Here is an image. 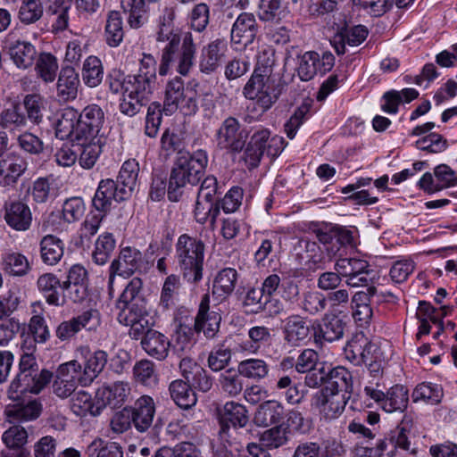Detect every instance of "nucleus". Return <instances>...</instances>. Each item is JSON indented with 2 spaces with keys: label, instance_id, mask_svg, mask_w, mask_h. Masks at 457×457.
<instances>
[{
  "label": "nucleus",
  "instance_id": "nucleus-14",
  "mask_svg": "<svg viewBox=\"0 0 457 457\" xmlns=\"http://www.w3.org/2000/svg\"><path fill=\"white\" fill-rule=\"evenodd\" d=\"M28 168L26 159L12 152L0 160V187L8 188L16 185Z\"/></svg>",
  "mask_w": 457,
  "mask_h": 457
},
{
  "label": "nucleus",
  "instance_id": "nucleus-37",
  "mask_svg": "<svg viewBox=\"0 0 457 457\" xmlns=\"http://www.w3.org/2000/svg\"><path fill=\"white\" fill-rule=\"evenodd\" d=\"M40 257L47 265L57 264L64 253V243L54 235H46L40 241Z\"/></svg>",
  "mask_w": 457,
  "mask_h": 457
},
{
  "label": "nucleus",
  "instance_id": "nucleus-16",
  "mask_svg": "<svg viewBox=\"0 0 457 457\" xmlns=\"http://www.w3.org/2000/svg\"><path fill=\"white\" fill-rule=\"evenodd\" d=\"M104 112L97 104H89L79 113V132L82 138H96L104 123Z\"/></svg>",
  "mask_w": 457,
  "mask_h": 457
},
{
  "label": "nucleus",
  "instance_id": "nucleus-46",
  "mask_svg": "<svg viewBox=\"0 0 457 457\" xmlns=\"http://www.w3.org/2000/svg\"><path fill=\"white\" fill-rule=\"evenodd\" d=\"M81 143L73 145L79 154V162L84 169H91L96 162L101 152L102 145L100 140L96 138H89L87 140H81Z\"/></svg>",
  "mask_w": 457,
  "mask_h": 457
},
{
  "label": "nucleus",
  "instance_id": "nucleus-10",
  "mask_svg": "<svg viewBox=\"0 0 457 457\" xmlns=\"http://www.w3.org/2000/svg\"><path fill=\"white\" fill-rule=\"evenodd\" d=\"M351 395L321 389L314 395L315 406L320 410L325 420H331L339 417Z\"/></svg>",
  "mask_w": 457,
  "mask_h": 457
},
{
  "label": "nucleus",
  "instance_id": "nucleus-54",
  "mask_svg": "<svg viewBox=\"0 0 457 457\" xmlns=\"http://www.w3.org/2000/svg\"><path fill=\"white\" fill-rule=\"evenodd\" d=\"M319 54L313 51L305 52L298 56L296 71L302 81L311 80L319 72Z\"/></svg>",
  "mask_w": 457,
  "mask_h": 457
},
{
  "label": "nucleus",
  "instance_id": "nucleus-13",
  "mask_svg": "<svg viewBox=\"0 0 457 457\" xmlns=\"http://www.w3.org/2000/svg\"><path fill=\"white\" fill-rule=\"evenodd\" d=\"M221 317L216 312H210V295L202 296L195 319V332H203L206 338L213 339L220 330Z\"/></svg>",
  "mask_w": 457,
  "mask_h": 457
},
{
  "label": "nucleus",
  "instance_id": "nucleus-26",
  "mask_svg": "<svg viewBox=\"0 0 457 457\" xmlns=\"http://www.w3.org/2000/svg\"><path fill=\"white\" fill-rule=\"evenodd\" d=\"M79 112L72 107L62 110L61 117L58 119L55 126V135L58 138L63 140L71 138L72 140H83L82 135L79 132Z\"/></svg>",
  "mask_w": 457,
  "mask_h": 457
},
{
  "label": "nucleus",
  "instance_id": "nucleus-24",
  "mask_svg": "<svg viewBox=\"0 0 457 457\" xmlns=\"http://www.w3.org/2000/svg\"><path fill=\"white\" fill-rule=\"evenodd\" d=\"M270 136V131L268 129H261L252 135L244 154L245 162L250 169L259 165L262 157L267 151Z\"/></svg>",
  "mask_w": 457,
  "mask_h": 457
},
{
  "label": "nucleus",
  "instance_id": "nucleus-9",
  "mask_svg": "<svg viewBox=\"0 0 457 457\" xmlns=\"http://www.w3.org/2000/svg\"><path fill=\"white\" fill-rule=\"evenodd\" d=\"M99 325V312L96 310H88L77 317L60 323L55 334L60 340L66 341L73 337L82 328L92 331L96 329Z\"/></svg>",
  "mask_w": 457,
  "mask_h": 457
},
{
  "label": "nucleus",
  "instance_id": "nucleus-63",
  "mask_svg": "<svg viewBox=\"0 0 457 457\" xmlns=\"http://www.w3.org/2000/svg\"><path fill=\"white\" fill-rule=\"evenodd\" d=\"M335 270L343 277H351L354 274L370 270L368 262L357 258H342L336 262Z\"/></svg>",
  "mask_w": 457,
  "mask_h": 457
},
{
  "label": "nucleus",
  "instance_id": "nucleus-60",
  "mask_svg": "<svg viewBox=\"0 0 457 457\" xmlns=\"http://www.w3.org/2000/svg\"><path fill=\"white\" fill-rule=\"evenodd\" d=\"M115 248V239L112 233L100 235L96 242L93 260L96 264L103 265L107 262L111 253Z\"/></svg>",
  "mask_w": 457,
  "mask_h": 457
},
{
  "label": "nucleus",
  "instance_id": "nucleus-19",
  "mask_svg": "<svg viewBox=\"0 0 457 457\" xmlns=\"http://www.w3.org/2000/svg\"><path fill=\"white\" fill-rule=\"evenodd\" d=\"M129 411L137 431L144 433L151 428L155 414V404L151 396L139 397L132 407H129Z\"/></svg>",
  "mask_w": 457,
  "mask_h": 457
},
{
  "label": "nucleus",
  "instance_id": "nucleus-31",
  "mask_svg": "<svg viewBox=\"0 0 457 457\" xmlns=\"http://www.w3.org/2000/svg\"><path fill=\"white\" fill-rule=\"evenodd\" d=\"M59 278L53 273H45L39 276L37 281L38 290L43 294L46 302L54 306H63L66 296L61 295L58 287L62 288Z\"/></svg>",
  "mask_w": 457,
  "mask_h": 457
},
{
  "label": "nucleus",
  "instance_id": "nucleus-35",
  "mask_svg": "<svg viewBox=\"0 0 457 457\" xmlns=\"http://www.w3.org/2000/svg\"><path fill=\"white\" fill-rule=\"evenodd\" d=\"M149 0H121V7L128 13V23L132 29L142 27L148 21Z\"/></svg>",
  "mask_w": 457,
  "mask_h": 457
},
{
  "label": "nucleus",
  "instance_id": "nucleus-57",
  "mask_svg": "<svg viewBox=\"0 0 457 457\" xmlns=\"http://www.w3.org/2000/svg\"><path fill=\"white\" fill-rule=\"evenodd\" d=\"M59 193V189L54 179L39 178L32 188V197L37 203H46L54 199Z\"/></svg>",
  "mask_w": 457,
  "mask_h": 457
},
{
  "label": "nucleus",
  "instance_id": "nucleus-27",
  "mask_svg": "<svg viewBox=\"0 0 457 457\" xmlns=\"http://www.w3.org/2000/svg\"><path fill=\"white\" fill-rule=\"evenodd\" d=\"M79 85V74L71 66L62 67L56 84V93L60 101H70L77 97Z\"/></svg>",
  "mask_w": 457,
  "mask_h": 457
},
{
  "label": "nucleus",
  "instance_id": "nucleus-64",
  "mask_svg": "<svg viewBox=\"0 0 457 457\" xmlns=\"http://www.w3.org/2000/svg\"><path fill=\"white\" fill-rule=\"evenodd\" d=\"M145 302H146V299L143 293V281L141 278L135 277L124 288L117 304Z\"/></svg>",
  "mask_w": 457,
  "mask_h": 457
},
{
  "label": "nucleus",
  "instance_id": "nucleus-21",
  "mask_svg": "<svg viewBox=\"0 0 457 457\" xmlns=\"http://www.w3.org/2000/svg\"><path fill=\"white\" fill-rule=\"evenodd\" d=\"M4 219L12 229L26 231L31 226L32 213L27 204L16 200L4 204Z\"/></svg>",
  "mask_w": 457,
  "mask_h": 457
},
{
  "label": "nucleus",
  "instance_id": "nucleus-11",
  "mask_svg": "<svg viewBox=\"0 0 457 457\" xmlns=\"http://www.w3.org/2000/svg\"><path fill=\"white\" fill-rule=\"evenodd\" d=\"M129 197L113 179H102L92 199V205L97 212L107 214L112 209V201L121 202Z\"/></svg>",
  "mask_w": 457,
  "mask_h": 457
},
{
  "label": "nucleus",
  "instance_id": "nucleus-47",
  "mask_svg": "<svg viewBox=\"0 0 457 457\" xmlns=\"http://www.w3.org/2000/svg\"><path fill=\"white\" fill-rule=\"evenodd\" d=\"M117 308L120 309L117 320L124 326L148 320L146 302L117 304Z\"/></svg>",
  "mask_w": 457,
  "mask_h": 457
},
{
  "label": "nucleus",
  "instance_id": "nucleus-62",
  "mask_svg": "<svg viewBox=\"0 0 457 457\" xmlns=\"http://www.w3.org/2000/svg\"><path fill=\"white\" fill-rule=\"evenodd\" d=\"M442 397V388L432 383H421L415 387L412 393L414 402L424 401L431 404L439 403Z\"/></svg>",
  "mask_w": 457,
  "mask_h": 457
},
{
  "label": "nucleus",
  "instance_id": "nucleus-49",
  "mask_svg": "<svg viewBox=\"0 0 457 457\" xmlns=\"http://www.w3.org/2000/svg\"><path fill=\"white\" fill-rule=\"evenodd\" d=\"M323 389L351 395L353 391V376L351 372L342 366L333 368L328 385Z\"/></svg>",
  "mask_w": 457,
  "mask_h": 457
},
{
  "label": "nucleus",
  "instance_id": "nucleus-34",
  "mask_svg": "<svg viewBox=\"0 0 457 457\" xmlns=\"http://www.w3.org/2000/svg\"><path fill=\"white\" fill-rule=\"evenodd\" d=\"M8 52L13 63L20 69L30 67L37 55L35 46L27 41L17 40L8 46Z\"/></svg>",
  "mask_w": 457,
  "mask_h": 457
},
{
  "label": "nucleus",
  "instance_id": "nucleus-20",
  "mask_svg": "<svg viewBox=\"0 0 457 457\" xmlns=\"http://www.w3.org/2000/svg\"><path fill=\"white\" fill-rule=\"evenodd\" d=\"M4 412L11 423L32 421L40 416L42 404L37 399L27 397L7 405Z\"/></svg>",
  "mask_w": 457,
  "mask_h": 457
},
{
  "label": "nucleus",
  "instance_id": "nucleus-3",
  "mask_svg": "<svg viewBox=\"0 0 457 457\" xmlns=\"http://www.w3.org/2000/svg\"><path fill=\"white\" fill-rule=\"evenodd\" d=\"M249 422L246 408L238 403L228 402L220 411L219 437L232 446L236 440H246L249 429L245 428Z\"/></svg>",
  "mask_w": 457,
  "mask_h": 457
},
{
  "label": "nucleus",
  "instance_id": "nucleus-30",
  "mask_svg": "<svg viewBox=\"0 0 457 457\" xmlns=\"http://www.w3.org/2000/svg\"><path fill=\"white\" fill-rule=\"evenodd\" d=\"M309 334L310 328L303 317L291 315L285 320L283 336L287 344L297 346L309 337Z\"/></svg>",
  "mask_w": 457,
  "mask_h": 457
},
{
  "label": "nucleus",
  "instance_id": "nucleus-38",
  "mask_svg": "<svg viewBox=\"0 0 457 457\" xmlns=\"http://www.w3.org/2000/svg\"><path fill=\"white\" fill-rule=\"evenodd\" d=\"M239 375L259 382L269 376L270 365L261 358H249L241 361L237 365Z\"/></svg>",
  "mask_w": 457,
  "mask_h": 457
},
{
  "label": "nucleus",
  "instance_id": "nucleus-33",
  "mask_svg": "<svg viewBox=\"0 0 457 457\" xmlns=\"http://www.w3.org/2000/svg\"><path fill=\"white\" fill-rule=\"evenodd\" d=\"M28 125V119L19 103H12L0 112V126L9 131H21Z\"/></svg>",
  "mask_w": 457,
  "mask_h": 457
},
{
  "label": "nucleus",
  "instance_id": "nucleus-51",
  "mask_svg": "<svg viewBox=\"0 0 457 457\" xmlns=\"http://www.w3.org/2000/svg\"><path fill=\"white\" fill-rule=\"evenodd\" d=\"M301 310L309 315L315 316L327 308L326 295L317 290L303 292L300 302Z\"/></svg>",
  "mask_w": 457,
  "mask_h": 457
},
{
  "label": "nucleus",
  "instance_id": "nucleus-15",
  "mask_svg": "<svg viewBox=\"0 0 457 457\" xmlns=\"http://www.w3.org/2000/svg\"><path fill=\"white\" fill-rule=\"evenodd\" d=\"M52 378L53 373L49 370H44L41 377L36 382H30L29 379L25 380L17 375L8 387V398L15 403L29 397V393L39 394L50 383Z\"/></svg>",
  "mask_w": 457,
  "mask_h": 457
},
{
  "label": "nucleus",
  "instance_id": "nucleus-55",
  "mask_svg": "<svg viewBox=\"0 0 457 457\" xmlns=\"http://www.w3.org/2000/svg\"><path fill=\"white\" fill-rule=\"evenodd\" d=\"M219 214L220 203L196 199L194 210V218L197 223L204 225L209 220L211 227L214 228Z\"/></svg>",
  "mask_w": 457,
  "mask_h": 457
},
{
  "label": "nucleus",
  "instance_id": "nucleus-18",
  "mask_svg": "<svg viewBox=\"0 0 457 457\" xmlns=\"http://www.w3.org/2000/svg\"><path fill=\"white\" fill-rule=\"evenodd\" d=\"M179 370L186 382L195 389L208 392L212 386V379L199 363L191 358H182Z\"/></svg>",
  "mask_w": 457,
  "mask_h": 457
},
{
  "label": "nucleus",
  "instance_id": "nucleus-23",
  "mask_svg": "<svg viewBox=\"0 0 457 457\" xmlns=\"http://www.w3.org/2000/svg\"><path fill=\"white\" fill-rule=\"evenodd\" d=\"M285 417L286 411L283 404L276 400H268L258 406L253 421L258 427L267 428L280 425Z\"/></svg>",
  "mask_w": 457,
  "mask_h": 457
},
{
  "label": "nucleus",
  "instance_id": "nucleus-58",
  "mask_svg": "<svg viewBox=\"0 0 457 457\" xmlns=\"http://www.w3.org/2000/svg\"><path fill=\"white\" fill-rule=\"evenodd\" d=\"M35 70L43 81L53 82L58 71L57 59L51 54L42 53L37 60Z\"/></svg>",
  "mask_w": 457,
  "mask_h": 457
},
{
  "label": "nucleus",
  "instance_id": "nucleus-42",
  "mask_svg": "<svg viewBox=\"0 0 457 457\" xmlns=\"http://www.w3.org/2000/svg\"><path fill=\"white\" fill-rule=\"evenodd\" d=\"M418 96L419 92L414 88L387 91L382 96L384 104H381V109L386 113L395 114L398 112V105L402 102L410 103Z\"/></svg>",
  "mask_w": 457,
  "mask_h": 457
},
{
  "label": "nucleus",
  "instance_id": "nucleus-44",
  "mask_svg": "<svg viewBox=\"0 0 457 457\" xmlns=\"http://www.w3.org/2000/svg\"><path fill=\"white\" fill-rule=\"evenodd\" d=\"M105 41L111 47L120 46L124 37L123 21L120 12H109L104 29Z\"/></svg>",
  "mask_w": 457,
  "mask_h": 457
},
{
  "label": "nucleus",
  "instance_id": "nucleus-39",
  "mask_svg": "<svg viewBox=\"0 0 457 457\" xmlns=\"http://www.w3.org/2000/svg\"><path fill=\"white\" fill-rule=\"evenodd\" d=\"M170 394L178 406L189 409L196 403V395L193 386L182 379L172 381L169 387Z\"/></svg>",
  "mask_w": 457,
  "mask_h": 457
},
{
  "label": "nucleus",
  "instance_id": "nucleus-41",
  "mask_svg": "<svg viewBox=\"0 0 457 457\" xmlns=\"http://www.w3.org/2000/svg\"><path fill=\"white\" fill-rule=\"evenodd\" d=\"M408 403V389L402 385H395L385 395L382 409L386 412H403L406 410Z\"/></svg>",
  "mask_w": 457,
  "mask_h": 457
},
{
  "label": "nucleus",
  "instance_id": "nucleus-45",
  "mask_svg": "<svg viewBox=\"0 0 457 457\" xmlns=\"http://www.w3.org/2000/svg\"><path fill=\"white\" fill-rule=\"evenodd\" d=\"M196 47L194 43L193 35L187 31L182 37L181 51L177 56V71L186 76L193 66Z\"/></svg>",
  "mask_w": 457,
  "mask_h": 457
},
{
  "label": "nucleus",
  "instance_id": "nucleus-61",
  "mask_svg": "<svg viewBox=\"0 0 457 457\" xmlns=\"http://www.w3.org/2000/svg\"><path fill=\"white\" fill-rule=\"evenodd\" d=\"M180 286L179 277L174 274L168 276L163 283L160 306L163 310H169L175 306L176 295Z\"/></svg>",
  "mask_w": 457,
  "mask_h": 457
},
{
  "label": "nucleus",
  "instance_id": "nucleus-56",
  "mask_svg": "<svg viewBox=\"0 0 457 457\" xmlns=\"http://www.w3.org/2000/svg\"><path fill=\"white\" fill-rule=\"evenodd\" d=\"M55 376L64 381L74 384L75 386H78V385L82 386L90 385L89 383H85L82 365L77 360H72L59 365Z\"/></svg>",
  "mask_w": 457,
  "mask_h": 457
},
{
  "label": "nucleus",
  "instance_id": "nucleus-1",
  "mask_svg": "<svg viewBox=\"0 0 457 457\" xmlns=\"http://www.w3.org/2000/svg\"><path fill=\"white\" fill-rule=\"evenodd\" d=\"M208 163L205 151L197 150L193 154L180 153L170 174L167 195L169 200L178 202L187 184L195 186L204 174Z\"/></svg>",
  "mask_w": 457,
  "mask_h": 457
},
{
  "label": "nucleus",
  "instance_id": "nucleus-32",
  "mask_svg": "<svg viewBox=\"0 0 457 457\" xmlns=\"http://www.w3.org/2000/svg\"><path fill=\"white\" fill-rule=\"evenodd\" d=\"M238 273L234 268L220 270L212 283V295L220 300L227 299L235 290Z\"/></svg>",
  "mask_w": 457,
  "mask_h": 457
},
{
  "label": "nucleus",
  "instance_id": "nucleus-28",
  "mask_svg": "<svg viewBox=\"0 0 457 457\" xmlns=\"http://www.w3.org/2000/svg\"><path fill=\"white\" fill-rule=\"evenodd\" d=\"M81 354L85 358L84 366H82L84 381L91 384L104 369L108 355L103 350L91 353L88 348H81Z\"/></svg>",
  "mask_w": 457,
  "mask_h": 457
},
{
  "label": "nucleus",
  "instance_id": "nucleus-53",
  "mask_svg": "<svg viewBox=\"0 0 457 457\" xmlns=\"http://www.w3.org/2000/svg\"><path fill=\"white\" fill-rule=\"evenodd\" d=\"M44 14L42 0H22L18 11V19L24 25L38 21Z\"/></svg>",
  "mask_w": 457,
  "mask_h": 457
},
{
  "label": "nucleus",
  "instance_id": "nucleus-6",
  "mask_svg": "<svg viewBox=\"0 0 457 457\" xmlns=\"http://www.w3.org/2000/svg\"><path fill=\"white\" fill-rule=\"evenodd\" d=\"M217 147L229 153H239L244 148L247 132L239 120L232 116L227 117L215 133Z\"/></svg>",
  "mask_w": 457,
  "mask_h": 457
},
{
  "label": "nucleus",
  "instance_id": "nucleus-12",
  "mask_svg": "<svg viewBox=\"0 0 457 457\" xmlns=\"http://www.w3.org/2000/svg\"><path fill=\"white\" fill-rule=\"evenodd\" d=\"M348 429L350 432L366 440L367 445H365L363 449L364 454L369 457H384L385 452L387 451L388 445H392L391 443H386V440L380 436L376 438L379 436L377 428H370L360 422L353 420L349 424Z\"/></svg>",
  "mask_w": 457,
  "mask_h": 457
},
{
  "label": "nucleus",
  "instance_id": "nucleus-43",
  "mask_svg": "<svg viewBox=\"0 0 457 457\" xmlns=\"http://www.w3.org/2000/svg\"><path fill=\"white\" fill-rule=\"evenodd\" d=\"M185 98V87L183 80L176 77L168 82L165 90V99L163 104V112L170 115L175 112L179 104Z\"/></svg>",
  "mask_w": 457,
  "mask_h": 457
},
{
  "label": "nucleus",
  "instance_id": "nucleus-7",
  "mask_svg": "<svg viewBox=\"0 0 457 457\" xmlns=\"http://www.w3.org/2000/svg\"><path fill=\"white\" fill-rule=\"evenodd\" d=\"M346 316L335 312H328L314 328V341L322 344L343 338L346 328Z\"/></svg>",
  "mask_w": 457,
  "mask_h": 457
},
{
  "label": "nucleus",
  "instance_id": "nucleus-5",
  "mask_svg": "<svg viewBox=\"0 0 457 457\" xmlns=\"http://www.w3.org/2000/svg\"><path fill=\"white\" fill-rule=\"evenodd\" d=\"M244 96L253 101V111L258 115H262L278 99V95L270 80H262V78L257 75H252L243 89Z\"/></svg>",
  "mask_w": 457,
  "mask_h": 457
},
{
  "label": "nucleus",
  "instance_id": "nucleus-4",
  "mask_svg": "<svg viewBox=\"0 0 457 457\" xmlns=\"http://www.w3.org/2000/svg\"><path fill=\"white\" fill-rule=\"evenodd\" d=\"M126 96L148 101L157 88L156 61L153 55L143 54L137 74L129 75Z\"/></svg>",
  "mask_w": 457,
  "mask_h": 457
},
{
  "label": "nucleus",
  "instance_id": "nucleus-59",
  "mask_svg": "<svg viewBox=\"0 0 457 457\" xmlns=\"http://www.w3.org/2000/svg\"><path fill=\"white\" fill-rule=\"evenodd\" d=\"M23 107L26 111L28 121L39 124L43 120L45 99L39 94H29L23 98Z\"/></svg>",
  "mask_w": 457,
  "mask_h": 457
},
{
  "label": "nucleus",
  "instance_id": "nucleus-8",
  "mask_svg": "<svg viewBox=\"0 0 457 457\" xmlns=\"http://www.w3.org/2000/svg\"><path fill=\"white\" fill-rule=\"evenodd\" d=\"M143 263L142 253L135 247L122 248L117 259L110 266L109 287L112 288L116 275L129 278L138 270Z\"/></svg>",
  "mask_w": 457,
  "mask_h": 457
},
{
  "label": "nucleus",
  "instance_id": "nucleus-40",
  "mask_svg": "<svg viewBox=\"0 0 457 457\" xmlns=\"http://www.w3.org/2000/svg\"><path fill=\"white\" fill-rule=\"evenodd\" d=\"M71 402V410L78 416H97L102 411L100 402L96 397L93 400L91 395L84 390L76 392Z\"/></svg>",
  "mask_w": 457,
  "mask_h": 457
},
{
  "label": "nucleus",
  "instance_id": "nucleus-52",
  "mask_svg": "<svg viewBox=\"0 0 457 457\" xmlns=\"http://www.w3.org/2000/svg\"><path fill=\"white\" fill-rule=\"evenodd\" d=\"M104 78V68L101 60L94 55L88 56L83 64L82 79L89 87L101 84Z\"/></svg>",
  "mask_w": 457,
  "mask_h": 457
},
{
  "label": "nucleus",
  "instance_id": "nucleus-36",
  "mask_svg": "<svg viewBox=\"0 0 457 457\" xmlns=\"http://www.w3.org/2000/svg\"><path fill=\"white\" fill-rule=\"evenodd\" d=\"M377 350V346L367 338L362 340H352L345 347L347 359L357 365L367 364L372 361V354Z\"/></svg>",
  "mask_w": 457,
  "mask_h": 457
},
{
  "label": "nucleus",
  "instance_id": "nucleus-29",
  "mask_svg": "<svg viewBox=\"0 0 457 457\" xmlns=\"http://www.w3.org/2000/svg\"><path fill=\"white\" fill-rule=\"evenodd\" d=\"M141 345L149 356L158 361L166 359L170 346L168 337L154 329L145 333V336L142 337Z\"/></svg>",
  "mask_w": 457,
  "mask_h": 457
},
{
  "label": "nucleus",
  "instance_id": "nucleus-17",
  "mask_svg": "<svg viewBox=\"0 0 457 457\" xmlns=\"http://www.w3.org/2000/svg\"><path fill=\"white\" fill-rule=\"evenodd\" d=\"M255 16L250 12H242L235 21L231 29V42L245 47L252 44L258 33Z\"/></svg>",
  "mask_w": 457,
  "mask_h": 457
},
{
  "label": "nucleus",
  "instance_id": "nucleus-25",
  "mask_svg": "<svg viewBox=\"0 0 457 457\" xmlns=\"http://www.w3.org/2000/svg\"><path fill=\"white\" fill-rule=\"evenodd\" d=\"M227 49V41L224 38H217L209 43L202 50L200 60V71L210 74L220 66L221 57Z\"/></svg>",
  "mask_w": 457,
  "mask_h": 457
},
{
  "label": "nucleus",
  "instance_id": "nucleus-50",
  "mask_svg": "<svg viewBox=\"0 0 457 457\" xmlns=\"http://www.w3.org/2000/svg\"><path fill=\"white\" fill-rule=\"evenodd\" d=\"M138 172L139 164L135 159L128 160L122 164L115 182L123 189V194L131 195L137 184Z\"/></svg>",
  "mask_w": 457,
  "mask_h": 457
},
{
  "label": "nucleus",
  "instance_id": "nucleus-22",
  "mask_svg": "<svg viewBox=\"0 0 457 457\" xmlns=\"http://www.w3.org/2000/svg\"><path fill=\"white\" fill-rule=\"evenodd\" d=\"M129 392L130 388L128 383L118 381L100 386L96 392V398L100 402L102 410L107 405L116 408L125 403Z\"/></svg>",
  "mask_w": 457,
  "mask_h": 457
},
{
  "label": "nucleus",
  "instance_id": "nucleus-2",
  "mask_svg": "<svg viewBox=\"0 0 457 457\" xmlns=\"http://www.w3.org/2000/svg\"><path fill=\"white\" fill-rule=\"evenodd\" d=\"M205 246L202 240L182 234L175 245L176 259L183 278L190 283L203 278Z\"/></svg>",
  "mask_w": 457,
  "mask_h": 457
},
{
  "label": "nucleus",
  "instance_id": "nucleus-48",
  "mask_svg": "<svg viewBox=\"0 0 457 457\" xmlns=\"http://www.w3.org/2000/svg\"><path fill=\"white\" fill-rule=\"evenodd\" d=\"M2 270L12 276H24L30 270L29 262L25 255L17 252L6 253L2 257Z\"/></svg>",
  "mask_w": 457,
  "mask_h": 457
}]
</instances>
